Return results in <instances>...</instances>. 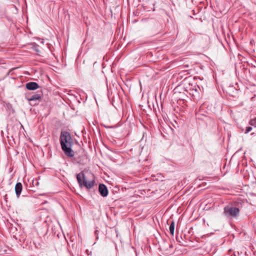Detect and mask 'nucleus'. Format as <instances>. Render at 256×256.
<instances>
[{
  "mask_svg": "<svg viewBox=\"0 0 256 256\" xmlns=\"http://www.w3.org/2000/svg\"><path fill=\"white\" fill-rule=\"evenodd\" d=\"M60 143L62 150L67 156L71 158L74 156V152L71 148L73 144L72 140L68 132L65 131L61 132Z\"/></svg>",
  "mask_w": 256,
  "mask_h": 256,
  "instance_id": "1",
  "label": "nucleus"
},
{
  "mask_svg": "<svg viewBox=\"0 0 256 256\" xmlns=\"http://www.w3.org/2000/svg\"><path fill=\"white\" fill-rule=\"evenodd\" d=\"M76 179L80 186L83 185L87 189L92 188L95 183L94 175L92 172L84 174L82 172L77 174Z\"/></svg>",
  "mask_w": 256,
  "mask_h": 256,
  "instance_id": "2",
  "label": "nucleus"
},
{
  "mask_svg": "<svg viewBox=\"0 0 256 256\" xmlns=\"http://www.w3.org/2000/svg\"><path fill=\"white\" fill-rule=\"evenodd\" d=\"M239 212V209L236 208H225L224 213L228 216H235Z\"/></svg>",
  "mask_w": 256,
  "mask_h": 256,
  "instance_id": "3",
  "label": "nucleus"
},
{
  "mask_svg": "<svg viewBox=\"0 0 256 256\" xmlns=\"http://www.w3.org/2000/svg\"><path fill=\"white\" fill-rule=\"evenodd\" d=\"M98 191L103 197L106 196L108 194V190L104 184H100L98 186Z\"/></svg>",
  "mask_w": 256,
  "mask_h": 256,
  "instance_id": "4",
  "label": "nucleus"
},
{
  "mask_svg": "<svg viewBox=\"0 0 256 256\" xmlns=\"http://www.w3.org/2000/svg\"><path fill=\"white\" fill-rule=\"evenodd\" d=\"M26 88L28 90H35L39 88V86L36 82H29L26 84Z\"/></svg>",
  "mask_w": 256,
  "mask_h": 256,
  "instance_id": "5",
  "label": "nucleus"
},
{
  "mask_svg": "<svg viewBox=\"0 0 256 256\" xmlns=\"http://www.w3.org/2000/svg\"><path fill=\"white\" fill-rule=\"evenodd\" d=\"M22 188V184L20 182H18L15 186V192L18 198H19Z\"/></svg>",
  "mask_w": 256,
  "mask_h": 256,
  "instance_id": "6",
  "label": "nucleus"
},
{
  "mask_svg": "<svg viewBox=\"0 0 256 256\" xmlns=\"http://www.w3.org/2000/svg\"><path fill=\"white\" fill-rule=\"evenodd\" d=\"M41 98V94H35L32 96L30 98H28V100L30 101L32 100H40Z\"/></svg>",
  "mask_w": 256,
  "mask_h": 256,
  "instance_id": "7",
  "label": "nucleus"
},
{
  "mask_svg": "<svg viewBox=\"0 0 256 256\" xmlns=\"http://www.w3.org/2000/svg\"><path fill=\"white\" fill-rule=\"evenodd\" d=\"M169 228L170 234L173 236L174 230V222H172L170 224Z\"/></svg>",
  "mask_w": 256,
  "mask_h": 256,
  "instance_id": "8",
  "label": "nucleus"
},
{
  "mask_svg": "<svg viewBox=\"0 0 256 256\" xmlns=\"http://www.w3.org/2000/svg\"><path fill=\"white\" fill-rule=\"evenodd\" d=\"M249 124L251 126H253L254 128H256V117L251 118L249 122Z\"/></svg>",
  "mask_w": 256,
  "mask_h": 256,
  "instance_id": "9",
  "label": "nucleus"
},
{
  "mask_svg": "<svg viewBox=\"0 0 256 256\" xmlns=\"http://www.w3.org/2000/svg\"><path fill=\"white\" fill-rule=\"evenodd\" d=\"M252 130V128L251 126H247L246 128L245 133L248 134Z\"/></svg>",
  "mask_w": 256,
  "mask_h": 256,
  "instance_id": "10",
  "label": "nucleus"
},
{
  "mask_svg": "<svg viewBox=\"0 0 256 256\" xmlns=\"http://www.w3.org/2000/svg\"><path fill=\"white\" fill-rule=\"evenodd\" d=\"M239 255H240L239 252H234V254L231 255V256H239Z\"/></svg>",
  "mask_w": 256,
  "mask_h": 256,
  "instance_id": "11",
  "label": "nucleus"
},
{
  "mask_svg": "<svg viewBox=\"0 0 256 256\" xmlns=\"http://www.w3.org/2000/svg\"><path fill=\"white\" fill-rule=\"evenodd\" d=\"M251 100L254 101L256 100V94H254V96H252Z\"/></svg>",
  "mask_w": 256,
  "mask_h": 256,
  "instance_id": "12",
  "label": "nucleus"
},
{
  "mask_svg": "<svg viewBox=\"0 0 256 256\" xmlns=\"http://www.w3.org/2000/svg\"><path fill=\"white\" fill-rule=\"evenodd\" d=\"M250 89H256V86H250Z\"/></svg>",
  "mask_w": 256,
  "mask_h": 256,
  "instance_id": "13",
  "label": "nucleus"
}]
</instances>
